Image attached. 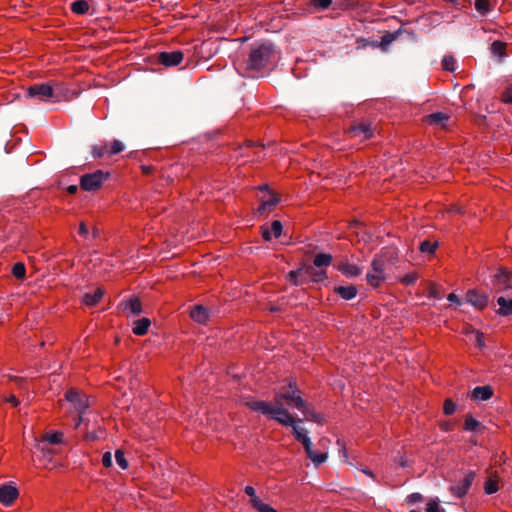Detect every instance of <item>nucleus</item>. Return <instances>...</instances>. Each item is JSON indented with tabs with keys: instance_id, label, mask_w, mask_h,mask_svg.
<instances>
[{
	"instance_id": "obj_1",
	"label": "nucleus",
	"mask_w": 512,
	"mask_h": 512,
	"mask_svg": "<svg viewBox=\"0 0 512 512\" xmlns=\"http://www.w3.org/2000/svg\"><path fill=\"white\" fill-rule=\"evenodd\" d=\"M274 403L275 405L271 406L265 401L255 400L248 401L246 405L251 410L267 415L282 425L292 427L296 440L300 442L302 437L307 435V431L303 427L297 425L294 417L288 412L289 408H295L305 413L306 405L300 395V390L296 386L289 384L280 392L276 393Z\"/></svg>"
},
{
	"instance_id": "obj_2",
	"label": "nucleus",
	"mask_w": 512,
	"mask_h": 512,
	"mask_svg": "<svg viewBox=\"0 0 512 512\" xmlns=\"http://www.w3.org/2000/svg\"><path fill=\"white\" fill-rule=\"evenodd\" d=\"M303 263L297 270L290 271L289 280L295 285H301L305 282H318L317 269L320 268V250L315 245H306L303 247Z\"/></svg>"
},
{
	"instance_id": "obj_3",
	"label": "nucleus",
	"mask_w": 512,
	"mask_h": 512,
	"mask_svg": "<svg viewBox=\"0 0 512 512\" xmlns=\"http://www.w3.org/2000/svg\"><path fill=\"white\" fill-rule=\"evenodd\" d=\"M277 54L275 45L269 41L254 43L246 60V69L248 71H261L273 63Z\"/></svg>"
},
{
	"instance_id": "obj_4",
	"label": "nucleus",
	"mask_w": 512,
	"mask_h": 512,
	"mask_svg": "<svg viewBox=\"0 0 512 512\" xmlns=\"http://www.w3.org/2000/svg\"><path fill=\"white\" fill-rule=\"evenodd\" d=\"M109 177L110 174L108 172H103L102 170L84 174L80 178V187L85 191H96Z\"/></svg>"
},
{
	"instance_id": "obj_5",
	"label": "nucleus",
	"mask_w": 512,
	"mask_h": 512,
	"mask_svg": "<svg viewBox=\"0 0 512 512\" xmlns=\"http://www.w3.org/2000/svg\"><path fill=\"white\" fill-rule=\"evenodd\" d=\"M26 97L45 102L49 98L54 97V90L47 83L34 84L26 89Z\"/></svg>"
},
{
	"instance_id": "obj_6",
	"label": "nucleus",
	"mask_w": 512,
	"mask_h": 512,
	"mask_svg": "<svg viewBox=\"0 0 512 512\" xmlns=\"http://www.w3.org/2000/svg\"><path fill=\"white\" fill-rule=\"evenodd\" d=\"M475 478V472L469 471L463 479L450 487L453 495L461 498L467 494Z\"/></svg>"
},
{
	"instance_id": "obj_7",
	"label": "nucleus",
	"mask_w": 512,
	"mask_h": 512,
	"mask_svg": "<svg viewBox=\"0 0 512 512\" xmlns=\"http://www.w3.org/2000/svg\"><path fill=\"white\" fill-rule=\"evenodd\" d=\"M397 256L394 250H387L380 255H376L372 261V269L375 273L384 274L386 264L392 262V259Z\"/></svg>"
},
{
	"instance_id": "obj_8",
	"label": "nucleus",
	"mask_w": 512,
	"mask_h": 512,
	"mask_svg": "<svg viewBox=\"0 0 512 512\" xmlns=\"http://www.w3.org/2000/svg\"><path fill=\"white\" fill-rule=\"evenodd\" d=\"M184 58V54L182 51H171V52H161L158 54L157 59L158 62L165 67H174L179 65Z\"/></svg>"
},
{
	"instance_id": "obj_9",
	"label": "nucleus",
	"mask_w": 512,
	"mask_h": 512,
	"mask_svg": "<svg viewBox=\"0 0 512 512\" xmlns=\"http://www.w3.org/2000/svg\"><path fill=\"white\" fill-rule=\"evenodd\" d=\"M510 281V273L506 269L500 268L498 272L493 276L492 284L498 292H502L511 289Z\"/></svg>"
},
{
	"instance_id": "obj_10",
	"label": "nucleus",
	"mask_w": 512,
	"mask_h": 512,
	"mask_svg": "<svg viewBox=\"0 0 512 512\" xmlns=\"http://www.w3.org/2000/svg\"><path fill=\"white\" fill-rule=\"evenodd\" d=\"M19 496L18 489L12 484L0 485V503L4 506H10Z\"/></svg>"
},
{
	"instance_id": "obj_11",
	"label": "nucleus",
	"mask_w": 512,
	"mask_h": 512,
	"mask_svg": "<svg viewBox=\"0 0 512 512\" xmlns=\"http://www.w3.org/2000/svg\"><path fill=\"white\" fill-rule=\"evenodd\" d=\"M65 398L74 405L79 414H83L89 406L84 396L75 389L68 390L65 394Z\"/></svg>"
},
{
	"instance_id": "obj_12",
	"label": "nucleus",
	"mask_w": 512,
	"mask_h": 512,
	"mask_svg": "<svg viewBox=\"0 0 512 512\" xmlns=\"http://www.w3.org/2000/svg\"><path fill=\"white\" fill-rule=\"evenodd\" d=\"M465 299L468 303L478 309H484L488 304V296L486 294L479 293L476 289L467 291Z\"/></svg>"
},
{
	"instance_id": "obj_13",
	"label": "nucleus",
	"mask_w": 512,
	"mask_h": 512,
	"mask_svg": "<svg viewBox=\"0 0 512 512\" xmlns=\"http://www.w3.org/2000/svg\"><path fill=\"white\" fill-rule=\"evenodd\" d=\"M352 135L363 140L370 139L374 136V129L370 123H359L351 127Z\"/></svg>"
},
{
	"instance_id": "obj_14",
	"label": "nucleus",
	"mask_w": 512,
	"mask_h": 512,
	"mask_svg": "<svg viewBox=\"0 0 512 512\" xmlns=\"http://www.w3.org/2000/svg\"><path fill=\"white\" fill-rule=\"evenodd\" d=\"M279 202H280L279 196L277 194H275L274 192H270V195L267 199H265V198L261 199V204L257 209V214L259 216L268 214L270 211H272V209Z\"/></svg>"
},
{
	"instance_id": "obj_15",
	"label": "nucleus",
	"mask_w": 512,
	"mask_h": 512,
	"mask_svg": "<svg viewBox=\"0 0 512 512\" xmlns=\"http://www.w3.org/2000/svg\"><path fill=\"white\" fill-rule=\"evenodd\" d=\"M493 396V389L489 385L477 386L471 392V398L477 401H486Z\"/></svg>"
},
{
	"instance_id": "obj_16",
	"label": "nucleus",
	"mask_w": 512,
	"mask_h": 512,
	"mask_svg": "<svg viewBox=\"0 0 512 512\" xmlns=\"http://www.w3.org/2000/svg\"><path fill=\"white\" fill-rule=\"evenodd\" d=\"M190 316L194 321L205 324L209 320V311L202 305H195L190 312Z\"/></svg>"
},
{
	"instance_id": "obj_17",
	"label": "nucleus",
	"mask_w": 512,
	"mask_h": 512,
	"mask_svg": "<svg viewBox=\"0 0 512 512\" xmlns=\"http://www.w3.org/2000/svg\"><path fill=\"white\" fill-rule=\"evenodd\" d=\"M333 291L344 300H351L357 295V287L355 285L335 286Z\"/></svg>"
},
{
	"instance_id": "obj_18",
	"label": "nucleus",
	"mask_w": 512,
	"mask_h": 512,
	"mask_svg": "<svg viewBox=\"0 0 512 512\" xmlns=\"http://www.w3.org/2000/svg\"><path fill=\"white\" fill-rule=\"evenodd\" d=\"M402 34V30L399 29L394 32H386L382 37L379 43H374L373 47H380L383 51L387 49V47L393 43L399 36Z\"/></svg>"
},
{
	"instance_id": "obj_19",
	"label": "nucleus",
	"mask_w": 512,
	"mask_h": 512,
	"mask_svg": "<svg viewBox=\"0 0 512 512\" xmlns=\"http://www.w3.org/2000/svg\"><path fill=\"white\" fill-rule=\"evenodd\" d=\"M300 442L303 444L308 457L312 460L315 466L318 467L320 465V453H315L312 451L311 439L305 435L302 437Z\"/></svg>"
},
{
	"instance_id": "obj_20",
	"label": "nucleus",
	"mask_w": 512,
	"mask_h": 512,
	"mask_svg": "<svg viewBox=\"0 0 512 512\" xmlns=\"http://www.w3.org/2000/svg\"><path fill=\"white\" fill-rule=\"evenodd\" d=\"M103 295L104 289L99 287L93 293H85L82 300L87 306H95L99 303Z\"/></svg>"
},
{
	"instance_id": "obj_21",
	"label": "nucleus",
	"mask_w": 512,
	"mask_h": 512,
	"mask_svg": "<svg viewBox=\"0 0 512 512\" xmlns=\"http://www.w3.org/2000/svg\"><path fill=\"white\" fill-rule=\"evenodd\" d=\"M497 303L500 306L496 311L497 314L501 316H510L512 315V298L506 299L503 296L497 298Z\"/></svg>"
},
{
	"instance_id": "obj_22",
	"label": "nucleus",
	"mask_w": 512,
	"mask_h": 512,
	"mask_svg": "<svg viewBox=\"0 0 512 512\" xmlns=\"http://www.w3.org/2000/svg\"><path fill=\"white\" fill-rule=\"evenodd\" d=\"M337 269L347 277H356L362 272L361 268L358 266L344 262L339 263Z\"/></svg>"
},
{
	"instance_id": "obj_23",
	"label": "nucleus",
	"mask_w": 512,
	"mask_h": 512,
	"mask_svg": "<svg viewBox=\"0 0 512 512\" xmlns=\"http://www.w3.org/2000/svg\"><path fill=\"white\" fill-rule=\"evenodd\" d=\"M151 324L150 319L143 317L134 322L133 333L138 336H143L147 333L148 328Z\"/></svg>"
},
{
	"instance_id": "obj_24",
	"label": "nucleus",
	"mask_w": 512,
	"mask_h": 512,
	"mask_svg": "<svg viewBox=\"0 0 512 512\" xmlns=\"http://www.w3.org/2000/svg\"><path fill=\"white\" fill-rule=\"evenodd\" d=\"M121 305L124 306V309H129L133 315H139L142 312V304L138 297L130 298L122 302Z\"/></svg>"
},
{
	"instance_id": "obj_25",
	"label": "nucleus",
	"mask_w": 512,
	"mask_h": 512,
	"mask_svg": "<svg viewBox=\"0 0 512 512\" xmlns=\"http://www.w3.org/2000/svg\"><path fill=\"white\" fill-rule=\"evenodd\" d=\"M497 473H491V476L485 481L484 491L486 494L491 495L498 491Z\"/></svg>"
},
{
	"instance_id": "obj_26",
	"label": "nucleus",
	"mask_w": 512,
	"mask_h": 512,
	"mask_svg": "<svg viewBox=\"0 0 512 512\" xmlns=\"http://www.w3.org/2000/svg\"><path fill=\"white\" fill-rule=\"evenodd\" d=\"M449 119V116L442 112L432 113L427 116L426 121L431 125H442Z\"/></svg>"
},
{
	"instance_id": "obj_27",
	"label": "nucleus",
	"mask_w": 512,
	"mask_h": 512,
	"mask_svg": "<svg viewBox=\"0 0 512 512\" xmlns=\"http://www.w3.org/2000/svg\"><path fill=\"white\" fill-rule=\"evenodd\" d=\"M71 10L75 14L83 15L88 12L89 4L86 0H76L71 3Z\"/></svg>"
},
{
	"instance_id": "obj_28",
	"label": "nucleus",
	"mask_w": 512,
	"mask_h": 512,
	"mask_svg": "<svg viewBox=\"0 0 512 512\" xmlns=\"http://www.w3.org/2000/svg\"><path fill=\"white\" fill-rule=\"evenodd\" d=\"M475 9L483 16L487 15L492 7L489 0H475Z\"/></svg>"
},
{
	"instance_id": "obj_29",
	"label": "nucleus",
	"mask_w": 512,
	"mask_h": 512,
	"mask_svg": "<svg viewBox=\"0 0 512 512\" xmlns=\"http://www.w3.org/2000/svg\"><path fill=\"white\" fill-rule=\"evenodd\" d=\"M438 245V241L431 242L430 240H424L420 243L419 249L422 253L434 254Z\"/></svg>"
},
{
	"instance_id": "obj_30",
	"label": "nucleus",
	"mask_w": 512,
	"mask_h": 512,
	"mask_svg": "<svg viewBox=\"0 0 512 512\" xmlns=\"http://www.w3.org/2000/svg\"><path fill=\"white\" fill-rule=\"evenodd\" d=\"M481 426L480 422L472 417V415L468 414L465 418L464 429L466 431L476 432L478 428Z\"/></svg>"
},
{
	"instance_id": "obj_31",
	"label": "nucleus",
	"mask_w": 512,
	"mask_h": 512,
	"mask_svg": "<svg viewBox=\"0 0 512 512\" xmlns=\"http://www.w3.org/2000/svg\"><path fill=\"white\" fill-rule=\"evenodd\" d=\"M12 274L17 279H23L26 274L25 265L22 262H17L12 267Z\"/></svg>"
},
{
	"instance_id": "obj_32",
	"label": "nucleus",
	"mask_w": 512,
	"mask_h": 512,
	"mask_svg": "<svg viewBox=\"0 0 512 512\" xmlns=\"http://www.w3.org/2000/svg\"><path fill=\"white\" fill-rule=\"evenodd\" d=\"M63 434L60 432H53L50 434H46L43 438V441L48 442L49 444L57 445L62 443Z\"/></svg>"
},
{
	"instance_id": "obj_33",
	"label": "nucleus",
	"mask_w": 512,
	"mask_h": 512,
	"mask_svg": "<svg viewBox=\"0 0 512 512\" xmlns=\"http://www.w3.org/2000/svg\"><path fill=\"white\" fill-rule=\"evenodd\" d=\"M505 49H506V44L501 41H494L491 44V51L494 55H498L500 57L504 56Z\"/></svg>"
},
{
	"instance_id": "obj_34",
	"label": "nucleus",
	"mask_w": 512,
	"mask_h": 512,
	"mask_svg": "<svg viewBox=\"0 0 512 512\" xmlns=\"http://www.w3.org/2000/svg\"><path fill=\"white\" fill-rule=\"evenodd\" d=\"M442 67L446 71L453 72L456 69V60L453 56H445L442 60Z\"/></svg>"
},
{
	"instance_id": "obj_35",
	"label": "nucleus",
	"mask_w": 512,
	"mask_h": 512,
	"mask_svg": "<svg viewBox=\"0 0 512 512\" xmlns=\"http://www.w3.org/2000/svg\"><path fill=\"white\" fill-rule=\"evenodd\" d=\"M115 460L121 469L126 470L128 468L129 464H128V461L126 460L124 452L122 450H120V449L116 450Z\"/></svg>"
},
{
	"instance_id": "obj_36",
	"label": "nucleus",
	"mask_w": 512,
	"mask_h": 512,
	"mask_svg": "<svg viewBox=\"0 0 512 512\" xmlns=\"http://www.w3.org/2000/svg\"><path fill=\"white\" fill-rule=\"evenodd\" d=\"M367 281L372 286H378L381 281L385 279L384 274L375 273L366 275Z\"/></svg>"
},
{
	"instance_id": "obj_37",
	"label": "nucleus",
	"mask_w": 512,
	"mask_h": 512,
	"mask_svg": "<svg viewBox=\"0 0 512 512\" xmlns=\"http://www.w3.org/2000/svg\"><path fill=\"white\" fill-rule=\"evenodd\" d=\"M244 492L249 496V502L252 507L256 505V501H260V498L256 495L255 489L252 486H246Z\"/></svg>"
},
{
	"instance_id": "obj_38",
	"label": "nucleus",
	"mask_w": 512,
	"mask_h": 512,
	"mask_svg": "<svg viewBox=\"0 0 512 512\" xmlns=\"http://www.w3.org/2000/svg\"><path fill=\"white\" fill-rule=\"evenodd\" d=\"M253 508L258 512H278L270 505L263 503L261 500L256 501V505Z\"/></svg>"
},
{
	"instance_id": "obj_39",
	"label": "nucleus",
	"mask_w": 512,
	"mask_h": 512,
	"mask_svg": "<svg viewBox=\"0 0 512 512\" xmlns=\"http://www.w3.org/2000/svg\"><path fill=\"white\" fill-rule=\"evenodd\" d=\"M282 229H283L282 223L279 220H274L271 223V229H269V230L273 233L275 238H278V237H280V235L282 233Z\"/></svg>"
},
{
	"instance_id": "obj_40",
	"label": "nucleus",
	"mask_w": 512,
	"mask_h": 512,
	"mask_svg": "<svg viewBox=\"0 0 512 512\" xmlns=\"http://www.w3.org/2000/svg\"><path fill=\"white\" fill-rule=\"evenodd\" d=\"M424 499L423 495L421 493H418V492H415V493H411L410 495L407 496L406 498V502L408 504H417V503H420L422 502Z\"/></svg>"
},
{
	"instance_id": "obj_41",
	"label": "nucleus",
	"mask_w": 512,
	"mask_h": 512,
	"mask_svg": "<svg viewBox=\"0 0 512 512\" xmlns=\"http://www.w3.org/2000/svg\"><path fill=\"white\" fill-rule=\"evenodd\" d=\"M418 279V275L415 272L408 273L404 277L401 278V282L407 286L413 285Z\"/></svg>"
},
{
	"instance_id": "obj_42",
	"label": "nucleus",
	"mask_w": 512,
	"mask_h": 512,
	"mask_svg": "<svg viewBox=\"0 0 512 512\" xmlns=\"http://www.w3.org/2000/svg\"><path fill=\"white\" fill-rule=\"evenodd\" d=\"M107 153H108V151H107L106 145L100 146V147L95 145L92 147V155L94 158H101Z\"/></svg>"
},
{
	"instance_id": "obj_43",
	"label": "nucleus",
	"mask_w": 512,
	"mask_h": 512,
	"mask_svg": "<svg viewBox=\"0 0 512 512\" xmlns=\"http://www.w3.org/2000/svg\"><path fill=\"white\" fill-rule=\"evenodd\" d=\"M456 406L451 399H446L444 402L443 411L446 415H452L455 412Z\"/></svg>"
},
{
	"instance_id": "obj_44",
	"label": "nucleus",
	"mask_w": 512,
	"mask_h": 512,
	"mask_svg": "<svg viewBox=\"0 0 512 512\" xmlns=\"http://www.w3.org/2000/svg\"><path fill=\"white\" fill-rule=\"evenodd\" d=\"M124 150V144L119 140H114L111 146V150L109 151L110 155H115Z\"/></svg>"
},
{
	"instance_id": "obj_45",
	"label": "nucleus",
	"mask_w": 512,
	"mask_h": 512,
	"mask_svg": "<svg viewBox=\"0 0 512 512\" xmlns=\"http://www.w3.org/2000/svg\"><path fill=\"white\" fill-rule=\"evenodd\" d=\"M501 101L510 104L512 103V86L508 87L501 96Z\"/></svg>"
},
{
	"instance_id": "obj_46",
	"label": "nucleus",
	"mask_w": 512,
	"mask_h": 512,
	"mask_svg": "<svg viewBox=\"0 0 512 512\" xmlns=\"http://www.w3.org/2000/svg\"><path fill=\"white\" fill-rule=\"evenodd\" d=\"M440 508L436 500H430L426 505V512H440Z\"/></svg>"
},
{
	"instance_id": "obj_47",
	"label": "nucleus",
	"mask_w": 512,
	"mask_h": 512,
	"mask_svg": "<svg viewBox=\"0 0 512 512\" xmlns=\"http://www.w3.org/2000/svg\"><path fill=\"white\" fill-rule=\"evenodd\" d=\"M103 466L109 468L112 466V454L111 452H105L102 457Z\"/></svg>"
},
{
	"instance_id": "obj_48",
	"label": "nucleus",
	"mask_w": 512,
	"mask_h": 512,
	"mask_svg": "<svg viewBox=\"0 0 512 512\" xmlns=\"http://www.w3.org/2000/svg\"><path fill=\"white\" fill-rule=\"evenodd\" d=\"M476 345L482 349L485 347L484 334L480 331H476Z\"/></svg>"
},
{
	"instance_id": "obj_49",
	"label": "nucleus",
	"mask_w": 512,
	"mask_h": 512,
	"mask_svg": "<svg viewBox=\"0 0 512 512\" xmlns=\"http://www.w3.org/2000/svg\"><path fill=\"white\" fill-rule=\"evenodd\" d=\"M332 262V256L330 254L322 253V267H327Z\"/></svg>"
},
{
	"instance_id": "obj_50",
	"label": "nucleus",
	"mask_w": 512,
	"mask_h": 512,
	"mask_svg": "<svg viewBox=\"0 0 512 512\" xmlns=\"http://www.w3.org/2000/svg\"><path fill=\"white\" fill-rule=\"evenodd\" d=\"M272 234L273 233L268 228L262 227V237L264 240L270 241L272 239Z\"/></svg>"
},
{
	"instance_id": "obj_51",
	"label": "nucleus",
	"mask_w": 512,
	"mask_h": 512,
	"mask_svg": "<svg viewBox=\"0 0 512 512\" xmlns=\"http://www.w3.org/2000/svg\"><path fill=\"white\" fill-rule=\"evenodd\" d=\"M79 234L84 237L88 235V227L84 222H81L79 225Z\"/></svg>"
},
{
	"instance_id": "obj_52",
	"label": "nucleus",
	"mask_w": 512,
	"mask_h": 512,
	"mask_svg": "<svg viewBox=\"0 0 512 512\" xmlns=\"http://www.w3.org/2000/svg\"><path fill=\"white\" fill-rule=\"evenodd\" d=\"M448 301L455 304H461L459 297L455 293H450L447 297Z\"/></svg>"
},
{
	"instance_id": "obj_53",
	"label": "nucleus",
	"mask_w": 512,
	"mask_h": 512,
	"mask_svg": "<svg viewBox=\"0 0 512 512\" xmlns=\"http://www.w3.org/2000/svg\"><path fill=\"white\" fill-rule=\"evenodd\" d=\"M337 445H338V452L342 453L343 454V458L346 460L347 459V452L345 450L344 445L341 444L339 439L337 440Z\"/></svg>"
},
{
	"instance_id": "obj_54",
	"label": "nucleus",
	"mask_w": 512,
	"mask_h": 512,
	"mask_svg": "<svg viewBox=\"0 0 512 512\" xmlns=\"http://www.w3.org/2000/svg\"><path fill=\"white\" fill-rule=\"evenodd\" d=\"M85 439L88 441H94L98 439V436L95 432H87L85 435Z\"/></svg>"
},
{
	"instance_id": "obj_55",
	"label": "nucleus",
	"mask_w": 512,
	"mask_h": 512,
	"mask_svg": "<svg viewBox=\"0 0 512 512\" xmlns=\"http://www.w3.org/2000/svg\"><path fill=\"white\" fill-rule=\"evenodd\" d=\"M450 2H452L454 5L456 6H462L464 7V2H468L469 4L472 2V0H449Z\"/></svg>"
},
{
	"instance_id": "obj_56",
	"label": "nucleus",
	"mask_w": 512,
	"mask_h": 512,
	"mask_svg": "<svg viewBox=\"0 0 512 512\" xmlns=\"http://www.w3.org/2000/svg\"><path fill=\"white\" fill-rule=\"evenodd\" d=\"M67 192L71 195L75 194L77 191H78V186L77 185H70L67 187Z\"/></svg>"
},
{
	"instance_id": "obj_57",
	"label": "nucleus",
	"mask_w": 512,
	"mask_h": 512,
	"mask_svg": "<svg viewBox=\"0 0 512 512\" xmlns=\"http://www.w3.org/2000/svg\"><path fill=\"white\" fill-rule=\"evenodd\" d=\"M332 3V0H322V11L328 9Z\"/></svg>"
},
{
	"instance_id": "obj_58",
	"label": "nucleus",
	"mask_w": 512,
	"mask_h": 512,
	"mask_svg": "<svg viewBox=\"0 0 512 512\" xmlns=\"http://www.w3.org/2000/svg\"><path fill=\"white\" fill-rule=\"evenodd\" d=\"M258 145H259V146L264 147V145H263V144L255 143V142H254V141H252V140H247V141L245 142V146H246V147H248V148H250V147H255V146H258Z\"/></svg>"
},
{
	"instance_id": "obj_59",
	"label": "nucleus",
	"mask_w": 512,
	"mask_h": 512,
	"mask_svg": "<svg viewBox=\"0 0 512 512\" xmlns=\"http://www.w3.org/2000/svg\"><path fill=\"white\" fill-rule=\"evenodd\" d=\"M13 406H17L19 404V401L18 399L14 396V395H11L8 399H7Z\"/></svg>"
},
{
	"instance_id": "obj_60",
	"label": "nucleus",
	"mask_w": 512,
	"mask_h": 512,
	"mask_svg": "<svg viewBox=\"0 0 512 512\" xmlns=\"http://www.w3.org/2000/svg\"><path fill=\"white\" fill-rule=\"evenodd\" d=\"M141 169H142V171H143V173H144V174H149V173L151 172V170H152V167H151V166L143 165V166L141 167Z\"/></svg>"
},
{
	"instance_id": "obj_61",
	"label": "nucleus",
	"mask_w": 512,
	"mask_h": 512,
	"mask_svg": "<svg viewBox=\"0 0 512 512\" xmlns=\"http://www.w3.org/2000/svg\"><path fill=\"white\" fill-rule=\"evenodd\" d=\"M280 310H281L280 307L276 306V305H271L270 308H269V311L272 312V313L278 312Z\"/></svg>"
},
{
	"instance_id": "obj_62",
	"label": "nucleus",
	"mask_w": 512,
	"mask_h": 512,
	"mask_svg": "<svg viewBox=\"0 0 512 512\" xmlns=\"http://www.w3.org/2000/svg\"><path fill=\"white\" fill-rule=\"evenodd\" d=\"M430 295H431V296H433V297H435V298H440V297H441V295L437 292V290H436V289H432V290L430 291Z\"/></svg>"
},
{
	"instance_id": "obj_63",
	"label": "nucleus",
	"mask_w": 512,
	"mask_h": 512,
	"mask_svg": "<svg viewBox=\"0 0 512 512\" xmlns=\"http://www.w3.org/2000/svg\"><path fill=\"white\" fill-rule=\"evenodd\" d=\"M362 472L364 474L368 475L369 477H372V478L374 477L373 472L371 470H369V469H362Z\"/></svg>"
},
{
	"instance_id": "obj_64",
	"label": "nucleus",
	"mask_w": 512,
	"mask_h": 512,
	"mask_svg": "<svg viewBox=\"0 0 512 512\" xmlns=\"http://www.w3.org/2000/svg\"><path fill=\"white\" fill-rule=\"evenodd\" d=\"M311 4H312L315 8H320V0H311Z\"/></svg>"
}]
</instances>
